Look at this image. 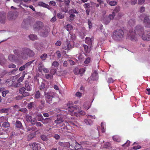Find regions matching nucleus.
<instances>
[{
  "label": "nucleus",
  "instance_id": "nucleus-50",
  "mask_svg": "<svg viewBox=\"0 0 150 150\" xmlns=\"http://www.w3.org/2000/svg\"><path fill=\"white\" fill-rule=\"evenodd\" d=\"M25 74H23V76L20 77L17 80L18 82L20 83L21 82L23 81V80L24 79L25 77Z\"/></svg>",
  "mask_w": 150,
  "mask_h": 150
},
{
  "label": "nucleus",
  "instance_id": "nucleus-23",
  "mask_svg": "<svg viewBox=\"0 0 150 150\" xmlns=\"http://www.w3.org/2000/svg\"><path fill=\"white\" fill-rule=\"evenodd\" d=\"M90 103L89 102H87L84 103L83 107L85 109L87 110L90 108Z\"/></svg>",
  "mask_w": 150,
  "mask_h": 150
},
{
  "label": "nucleus",
  "instance_id": "nucleus-5",
  "mask_svg": "<svg viewBox=\"0 0 150 150\" xmlns=\"http://www.w3.org/2000/svg\"><path fill=\"white\" fill-rule=\"evenodd\" d=\"M56 96V93L53 92L49 91L47 93H45V96L46 101L50 104L52 103V99Z\"/></svg>",
  "mask_w": 150,
  "mask_h": 150
},
{
  "label": "nucleus",
  "instance_id": "nucleus-48",
  "mask_svg": "<svg viewBox=\"0 0 150 150\" xmlns=\"http://www.w3.org/2000/svg\"><path fill=\"white\" fill-rule=\"evenodd\" d=\"M135 21L134 19H130L129 21V24L131 25H133L135 23Z\"/></svg>",
  "mask_w": 150,
  "mask_h": 150
},
{
  "label": "nucleus",
  "instance_id": "nucleus-26",
  "mask_svg": "<svg viewBox=\"0 0 150 150\" xmlns=\"http://www.w3.org/2000/svg\"><path fill=\"white\" fill-rule=\"evenodd\" d=\"M31 85L28 82H26L25 84V87L27 91H30L31 90Z\"/></svg>",
  "mask_w": 150,
  "mask_h": 150
},
{
  "label": "nucleus",
  "instance_id": "nucleus-46",
  "mask_svg": "<svg viewBox=\"0 0 150 150\" xmlns=\"http://www.w3.org/2000/svg\"><path fill=\"white\" fill-rule=\"evenodd\" d=\"M8 118L5 116H1L0 117V122H3L5 121H7Z\"/></svg>",
  "mask_w": 150,
  "mask_h": 150
},
{
  "label": "nucleus",
  "instance_id": "nucleus-58",
  "mask_svg": "<svg viewBox=\"0 0 150 150\" xmlns=\"http://www.w3.org/2000/svg\"><path fill=\"white\" fill-rule=\"evenodd\" d=\"M45 84L42 82L40 86V90H42L45 88Z\"/></svg>",
  "mask_w": 150,
  "mask_h": 150
},
{
  "label": "nucleus",
  "instance_id": "nucleus-36",
  "mask_svg": "<svg viewBox=\"0 0 150 150\" xmlns=\"http://www.w3.org/2000/svg\"><path fill=\"white\" fill-rule=\"evenodd\" d=\"M107 3L109 5L111 6H115L117 5V2L115 1H107Z\"/></svg>",
  "mask_w": 150,
  "mask_h": 150
},
{
  "label": "nucleus",
  "instance_id": "nucleus-61",
  "mask_svg": "<svg viewBox=\"0 0 150 150\" xmlns=\"http://www.w3.org/2000/svg\"><path fill=\"white\" fill-rule=\"evenodd\" d=\"M85 71V70L83 68L79 69V74H82Z\"/></svg>",
  "mask_w": 150,
  "mask_h": 150
},
{
  "label": "nucleus",
  "instance_id": "nucleus-3",
  "mask_svg": "<svg viewBox=\"0 0 150 150\" xmlns=\"http://www.w3.org/2000/svg\"><path fill=\"white\" fill-rule=\"evenodd\" d=\"M14 54L18 57L25 60L27 59L26 48H23L20 50L16 49L13 50Z\"/></svg>",
  "mask_w": 150,
  "mask_h": 150
},
{
  "label": "nucleus",
  "instance_id": "nucleus-47",
  "mask_svg": "<svg viewBox=\"0 0 150 150\" xmlns=\"http://www.w3.org/2000/svg\"><path fill=\"white\" fill-rule=\"evenodd\" d=\"M47 57V55L45 53L42 54L40 56V58L42 60H45L46 59Z\"/></svg>",
  "mask_w": 150,
  "mask_h": 150
},
{
  "label": "nucleus",
  "instance_id": "nucleus-6",
  "mask_svg": "<svg viewBox=\"0 0 150 150\" xmlns=\"http://www.w3.org/2000/svg\"><path fill=\"white\" fill-rule=\"evenodd\" d=\"M50 31V29L49 27L45 26L42 29L40 30L39 34L40 36L45 37L48 35Z\"/></svg>",
  "mask_w": 150,
  "mask_h": 150
},
{
  "label": "nucleus",
  "instance_id": "nucleus-31",
  "mask_svg": "<svg viewBox=\"0 0 150 150\" xmlns=\"http://www.w3.org/2000/svg\"><path fill=\"white\" fill-rule=\"evenodd\" d=\"M41 93L39 91H37L35 93L34 98H35L38 99L40 98Z\"/></svg>",
  "mask_w": 150,
  "mask_h": 150
},
{
  "label": "nucleus",
  "instance_id": "nucleus-43",
  "mask_svg": "<svg viewBox=\"0 0 150 150\" xmlns=\"http://www.w3.org/2000/svg\"><path fill=\"white\" fill-rule=\"evenodd\" d=\"M57 17L58 18L60 19H62L64 17V16L62 13H60L57 14Z\"/></svg>",
  "mask_w": 150,
  "mask_h": 150
},
{
  "label": "nucleus",
  "instance_id": "nucleus-21",
  "mask_svg": "<svg viewBox=\"0 0 150 150\" xmlns=\"http://www.w3.org/2000/svg\"><path fill=\"white\" fill-rule=\"evenodd\" d=\"M41 122L44 124H46L50 122L51 120L50 118H46L44 119V118L42 120H40Z\"/></svg>",
  "mask_w": 150,
  "mask_h": 150
},
{
  "label": "nucleus",
  "instance_id": "nucleus-24",
  "mask_svg": "<svg viewBox=\"0 0 150 150\" xmlns=\"http://www.w3.org/2000/svg\"><path fill=\"white\" fill-rule=\"evenodd\" d=\"M40 145V144L38 143H37L35 142H33L32 144V145L33 146V150H38V145Z\"/></svg>",
  "mask_w": 150,
  "mask_h": 150
},
{
  "label": "nucleus",
  "instance_id": "nucleus-53",
  "mask_svg": "<svg viewBox=\"0 0 150 150\" xmlns=\"http://www.w3.org/2000/svg\"><path fill=\"white\" fill-rule=\"evenodd\" d=\"M82 145L86 146L87 145H89L90 144V142H81Z\"/></svg>",
  "mask_w": 150,
  "mask_h": 150
},
{
  "label": "nucleus",
  "instance_id": "nucleus-30",
  "mask_svg": "<svg viewBox=\"0 0 150 150\" xmlns=\"http://www.w3.org/2000/svg\"><path fill=\"white\" fill-rule=\"evenodd\" d=\"M113 139L115 142H120L121 139L120 137L118 136L115 135L113 137Z\"/></svg>",
  "mask_w": 150,
  "mask_h": 150
},
{
  "label": "nucleus",
  "instance_id": "nucleus-37",
  "mask_svg": "<svg viewBox=\"0 0 150 150\" xmlns=\"http://www.w3.org/2000/svg\"><path fill=\"white\" fill-rule=\"evenodd\" d=\"M16 126L18 128H21L22 127L21 122L18 120H17L16 123Z\"/></svg>",
  "mask_w": 150,
  "mask_h": 150
},
{
  "label": "nucleus",
  "instance_id": "nucleus-55",
  "mask_svg": "<svg viewBox=\"0 0 150 150\" xmlns=\"http://www.w3.org/2000/svg\"><path fill=\"white\" fill-rule=\"evenodd\" d=\"M91 61V58L90 57L87 58L84 61V63L86 64L89 63Z\"/></svg>",
  "mask_w": 150,
  "mask_h": 150
},
{
  "label": "nucleus",
  "instance_id": "nucleus-33",
  "mask_svg": "<svg viewBox=\"0 0 150 150\" xmlns=\"http://www.w3.org/2000/svg\"><path fill=\"white\" fill-rule=\"evenodd\" d=\"M66 29L69 31V33H70L71 32L69 31L72 30L73 29V28L71 25L68 24L66 25Z\"/></svg>",
  "mask_w": 150,
  "mask_h": 150
},
{
  "label": "nucleus",
  "instance_id": "nucleus-40",
  "mask_svg": "<svg viewBox=\"0 0 150 150\" xmlns=\"http://www.w3.org/2000/svg\"><path fill=\"white\" fill-rule=\"evenodd\" d=\"M36 117L37 118L38 120L41 121L40 120H42L43 117L42 114L40 113H38L36 115Z\"/></svg>",
  "mask_w": 150,
  "mask_h": 150
},
{
  "label": "nucleus",
  "instance_id": "nucleus-56",
  "mask_svg": "<svg viewBox=\"0 0 150 150\" xmlns=\"http://www.w3.org/2000/svg\"><path fill=\"white\" fill-rule=\"evenodd\" d=\"M115 15V14L114 13H112L111 14H110L108 17L110 19V20L113 19L114 18Z\"/></svg>",
  "mask_w": 150,
  "mask_h": 150
},
{
  "label": "nucleus",
  "instance_id": "nucleus-34",
  "mask_svg": "<svg viewBox=\"0 0 150 150\" xmlns=\"http://www.w3.org/2000/svg\"><path fill=\"white\" fill-rule=\"evenodd\" d=\"M110 18H108V17H104L103 20V21L104 23L105 24H108L110 22Z\"/></svg>",
  "mask_w": 150,
  "mask_h": 150
},
{
  "label": "nucleus",
  "instance_id": "nucleus-11",
  "mask_svg": "<svg viewBox=\"0 0 150 150\" xmlns=\"http://www.w3.org/2000/svg\"><path fill=\"white\" fill-rule=\"evenodd\" d=\"M6 14L4 11H2L0 12V23L4 24L5 23L6 18Z\"/></svg>",
  "mask_w": 150,
  "mask_h": 150
},
{
  "label": "nucleus",
  "instance_id": "nucleus-16",
  "mask_svg": "<svg viewBox=\"0 0 150 150\" xmlns=\"http://www.w3.org/2000/svg\"><path fill=\"white\" fill-rule=\"evenodd\" d=\"M91 77L93 81L97 80L98 78V74L96 71H95L92 74Z\"/></svg>",
  "mask_w": 150,
  "mask_h": 150
},
{
  "label": "nucleus",
  "instance_id": "nucleus-45",
  "mask_svg": "<svg viewBox=\"0 0 150 150\" xmlns=\"http://www.w3.org/2000/svg\"><path fill=\"white\" fill-rule=\"evenodd\" d=\"M9 93V91L8 90H5L3 92H2V96L5 97L6 96V94H8Z\"/></svg>",
  "mask_w": 150,
  "mask_h": 150
},
{
  "label": "nucleus",
  "instance_id": "nucleus-35",
  "mask_svg": "<svg viewBox=\"0 0 150 150\" xmlns=\"http://www.w3.org/2000/svg\"><path fill=\"white\" fill-rule=\"evenodd\" d=\"M85 42L88 45H91L92 44V40L91 38L88 37H86L85 39Z\"/></svg>",
  "mask_w": 150,
  "mask_h": 150
},
{
  "label": "nucleus",
  "instance_id": "nucleus-41",
  "mask_svg": "<svg viewBox=\"0 0 150 150\" xmlns=\"http://www.w3.org/2000/svg\"><path fill=\"white\" fill-rule=\"evenodd\" d=\"M120 10V7L119 6H117L115 8V9L113 10L112 13H114L115 14V13H117Z\"/></svg>",
  "mask_w": 150,
  "mask_h": 150
},
{
  "label": "nucleus",
  "instance_id": "nucleus-44",
  "mask_svg": "<svg viewBox=\"0 0 150 150\" xmlns=\"http://www.w3.org/2000/svg\"><path fill=\"white\" fill-rule=\"evenodd\" d=\"M8 74L7 71L6 70H4L1 71L0 74V78H3L4 76Z\"/></svg>",
  "mask_w": 150,
  "mask_h": 150
},
{
  "label": "nucleus",
  "instance_id": "nucleus-7",
  "mask_svg": "<svg viewBox=\"0 0 150 150\" xmlns=\"http://www.w3.org/2000/svg\"><path fill=\"white\" fill-rule=\"evenodd\" d=\"M44 27L43 23L40 21H36L34 24L33 26L34 30L35 31L40 30Z\"/></svg>",
  "mask_w": 150,
  "mask_h": 150
},
{
  "label": "nucleus",
  "instance_id": "nucleus-13",
  "mask_svg": "<svg viewBox=\"0 0 150 150\" xmlns=\"http://www.w3.org/2000/svg\"><path fill=\"white\" fill-rule=\"evenodd\" d=\"M26 120L28 122H30L31 123L35 125V119H33L32 117L30 115H28L26 117Z\"/></svg>",
  "mask_w": 150,
  "mask_h": 150
},
{
  "label": "nucleus",
  "instance_id": "nucleus-15",
  "mask_svg": "<svg viewBox=\"0 0 150 150\" xmlns=\"http://www.w3.org/2000/svg\"><path fill=\"white\" fill-rule=\"evenodd\" d=\"M32 21L28 19H24L22 23V25L23 27H25L26 25H28V24L30 25Z\"/></svg>",
  "mask_w": 150,
  "mask_h": 150
},
{
  "label": "nucleus",
  "instance_id": "nucleus-27",
  "mask_svg": "<svg viewBox=\"0 0 150 150\" xmlns=\"http://www.w3.org/2000/svg\"><path fill=\"white\" fill-rule=\"evenodd\" d=\"M83 47L84 49V51L86 53H88L90 52L91 50V47H88L87 45H83Z\"/></svg>",
  "mask_w": 150,
  "mask_h": 150
},
{
  "label": "nucleus",
  "instance_id": "nucleus-4",
  "mask_svg": "<svg viewBox=\"0 0 150 150\" xmlns=\"http://www.w3.org/2000/svg\"><path fill=\"white\" fill-rule=\"evenodd\" d=\"M67 105L68 107L67 110L70 113V114L72 116L75 115L77 116L78 113L74 112V111L77 109L78 108H79L78 106L74 105L72 102L71 101L67 103Z\"/></svg>",
  "mask_w": 150,
  "mask_h": 150
},
{
  "label": "nucleus",
  "instance_id": "nucleus-17",
  "mask_svg": "<svg viewBox=\"0 0 150 150\" xmlns=\"http://www.w3.org/2000/svg\"><path fill=\"white\" fill-rule=\"evenodd\" d=\"M26 50L27 54V58L28 56L30 57H32L34 56L35 54L33 51L27 48H26Z\"/></svg>",
  "mask_w": 150,
  "mask_h": 150
},
{
  "label": "nucleus",
  "instance_id": "nucleus-25",
  "mask_svg": "<svg viewBox=\"0 0 150 150\" xmlns=\"http://www.w3.org/2000/svg\"><path fill=\"white\" fill-rule=\"evenodd\" d=\"M6 83L7 86H11L13 84V81L11 79H8L6 81Z\"/></svg>",
  "mask_w": 150,
  "mask_h": 150
},
{
  "label": "nucleus",
  "instance_id": "nucleus-9",
  "mask_svg": "<svg viewBox=\"0 0 150 150\" xmlns=\"http://www.w3.org/2000/svg\"><path fill=\"white\" fill-rule=\"evenodd\" d=\"M142 39L144 41L150 40V31H146L142 35Z\"/></svg>",
  "mask_w": 150,
  "mask_h": 150
},
{
  "label": "nucleus",
  "instance_id": "nucleus-20",
  "mask_svg": "<svg viewBox=\"0 0 150 150\" xmlns=\"http://www.w3.org/2000/svg\"><path fill=\"white\" fill-rule=\"evenodd\" d=\"M67 43V49L68 50L72 48L74 45L73 41H70Z\"/></svg>",
  "mask_w": 150,
  "mask_h": 150
},
{
  "label": "nucleus",
  "instance_id": "nucleus-22",
  "mask_svg": "<svg viewBox=\"0 0 150 150\" xmlns=\"http://www.w3.org/2000/svg\"><path fill=\"white\" fill-rule=\"evenodd\" d=\"M29 95V93L28 92H25L22 95L21 97L18 96L16 97V99L19 100L22 99V98L23 97H26Z\"/></svg>",
  "mask_w": 150,
  "mask_h": 150
},
{
  "label": "nucleus",
  "instance_id": "nucleus-59",
  "mask_svg": "<svg viewBox=\"0 0 150 150\" xmlns=\"http://www.w3.org/2000/svg\"><path fill=\"white\" fill-rule=\"evenodd\" d=\"M34 60H33L32 61H30V62H28L26 63L24 65L26 67H27L28 66L30 65L32 63H33V62H34Z\"/></svg>",
  "mask_w": 150,
  "mask_h": 150
},
{
  "label": "nucleus",
  "instance_id": "nucleus-18",
  "mask_svg": "<svg viewBox=\"0 0 150 150\" xmlns=\"http://www.w3.org/2000/svg\"><path fill=\"white\" fill-rule=\"evenodd\" d=\"M8 59L11 62H17V60L15 59V56L13 55H9L8 57Z\"/></svg>",
  "mask_w": 150,
  "mask_h": 150
},
{
  "label": "nucleus",
  "instance_id": "nucleus-2",
  "mask_svg": "<svg viewBox=\"0 0 150 150\" xmlns=\"http://www.w3.org/2000/svg\"><path fill=\"white\" fill-rule=\"evenodd\" d=\"M126 31L123 30L121 29H118L115 30L113 32L112 36V38L115 40L119 41L125 38V36L126 39L129 38L130 37L126 38L127 34L126 35Z\"/></svg>",
  "mask_w": 150,
  "mask_h": 150
},
{
  "label": "nucleus",
  "instance_id": "nucleus-54",
  "mask_svg": "<svg viewBox=\"0 0 150 150\" xmlns=\"http://www.w3.org/2000/svg\"><path fill=\"white\" fill-rule=\"evenodd\" d=\"M59 65V63L56 61H55L52 64V66L54 67H57Z\"/></svg>",
  "mask_w": 150,
  "mask_h": 150
},
{
  "label": "nucleus",
  "instance_id": "nucleus-10",
  "mask_svg": "<svg viewBox=\"0 0 150 150\" xmlns=\"http://www.w3.org/2000/svg\"><path fill=\"white\" fill-rule=\"evenodd\" d=\"M16 11H11L8 14V17L9 19L12 20L16 18L17 16Z\"/></svg>",
  "mask_w": 150,
  "mask_h": 150
},
{
  "label": "nucleus",
  "instance_id": "nucleus-38",
  "mask_svg": "<svg viewBox=\"0 0 150 150\" xmlns=\"http://www.w3.org/2000/svg\"><path fill=\"white\" fill-rule=\"evenodd\" d=\"M10 124L8 122H4L2 124V126L3 127L8 128L10 126Z\"/></svg>",
  "mask_w": 150,
  "mask_h": 150
},
{
  "label": "nucleus",
  "instance_id": "nucleus-12",
  "mask_svg": "<svg viewBox=\"0 0 150 150\" xmlns=\"http://www.w3.org/2000/svg\"><path fill=\"white\" fill-rule=\"evenodd\" d=\"M145 26L147 28H150V16H147L145 17L143 21Z\"/></svg>",
  "mask_w": 150,
  "mask_h": 150
},
{
  "label": "nucleus",
  "instance_id": "nucleus-32",
  "mask_svg": "<svg viewBox=\"0 0 150 150\" xmlns=\"http://www.w3.org/2000/svg\"><path fill=\"white\" fill-rule=\"evenodd\" d=\"M30 39L32 40H34L37 39V36L34 34H31L29 36Z\"/></svg>",
  "mask_w": 150,
  "mask_h": 150
},
{
  "label": "nucleus",
  "instance_id": "nucleus-57",
  "mask_svg": "<svg viewBox=\"0 0 150 150\" xmlns=\"http://www.w3.org/2000/svg\"><path fill=\"white\" fill-rule=\"evenodd\" d=\"M26 89L25 88L23 87L19 89V92L21 93H23L25 91Z\"/></svg>",
  "mask_w": 150,
  "mask_h": 150
},
{
  "label": "nucleus",
  "instance_id": "nucleus-51",
  "mask_svg": "<svg viewBox=\"0 0 150 150\" xmlns=\"http://www.w3.org/2000/svg\"><path fill=\"white\" fill-rule=\"evenodd\" d=\"M130 141L129 140H127L126 142L124 144L122 145V146L123 147L124 146H126V147H128L129 146L130 144Z\"/></svg>",
  "mask_w": 150,
  "mask_h": 150
},
{
  "label": "nucleus",
  "instance_id": "nucleus-60",
  "mask_svg": "<svg viewBox=\"0 0 150 150\" xmlns=\"http://www.w3.org/2000/svg\"><path fill=\"white\" fill-rule=\"evenodd\" d=\"M57 72L56 69H52L50 71V73L51 74L54 75Z\"/></svg>",
  "mask_w": 150,
  "mask_h": 150
},
{
  "label": "nucleus",
  "instance_id": "nucleus-19",
  "mask_svg": "<svg viewBox=\"0 0 150 150\" xmlns=\"http://www.w3.org/2000/svg\"><path fill=\"white\" fill-rule=\"evenodd\" d=\"M35 103L33 102L29 103L27 105V108L29 109H32L33 108H35Z\"/></svg>",
  "mask_w": 150,
  "mask_h": 150
},
{
  "label": "nucleus",
  "instance_id": "nucleus-63",
  "mask_svg": "<svg viewBox=\"0 0 150 150\" xmlns=\"http://www.w3.org/2000/svg\"><path fill=\"white\" fill-rule=\"evenodd\" d=\"M0 112L1 113H6L8 111V110L6 108H3L0 110Z\"/></svg>",
  "mask_w": 150,
  "mask_h": 150
},
{
  "label": "nucleus",
  "instance_id": "nucleus-39",
  "mask_svg": "<svg viewBox=\"0 0 150 150\" xmlns=\"http://www.w3.org/2000/svg\"><path fill=\"white\" fill-rule=\"evenodd\" d=\"M84 121L86 125H90L92 124V121L89 118L85 119Z\"/></svg>",
  "mask_w": 150,
  "mask_h": 150
},
{
  "label": "nucleus",
  "instance_id": "nucleus-64",
  "mask_svg": "<svg viewBox=\"0 0 150 150\" xmlns=\"http://www.w3.org/2000/svg\"><path fill=\"white\" fill-rule=\"evenodd\" d=\"M90 5L89 3H87L84 4L83 6L85 8H89L90 7Z\"/></svg>",
  "mask_w": 150,
  "mask_h": 150
},
{
  "label": "nucleus",
  "instance_id": "nucleus-52",
  "mask_svg": "<svg viewBox=\"0 0 150 150\" xmlns=\"http://www.w3.org/2000/svg\"><path fill=\"white\" fill-rule=\"evenodd\" d=\"M45 76L46 79H51L53 78V76L50 74H45Z\"/></svg>",
  "mask_w": 150,
  "mask_h": 150
},
{
  "label": "nucleus",
  "instance_id": "nucleus-14",
  "mask_svg": "<svg viewBox=\"0 0 150 150\" xmlns=\"http://www.w3.org/2000/svg\"><path fill=\"white\" fill-rule=\"evenodd\" d=\"M7 61L2 54H0V64L1 65L4 66L6 63Z\"/></svg>",
  "mask_w": 150,
  "mask_h": 150
},
{
  "label": "nucleus",
  "instance_id": "nucleus-29",
  "mask_svg": "<svg viewBox=\"0 0 150 150\" xmlns=\"http://www.w3.org/2000/svg\"><path fill=\"white\" fill-rule=\"evenodd\" d=\"M35 132H33L29 134L28 136V140H30L32 139L35 135Z\"/></svg>",
  "mask_w": 150,
  "mask_h": 150
},
{
  "label": "nucleus",
  "instance_id": "nucleus-1",
  "mask_svg": "<svg viewBox=\"0 0 150 150\" xmlns=\"http://www.w3.org/2000/svg\"><path fill=\"white\" fill-rule=\"evenodd\" d=\"M144 32V27L141 25H137L136 26L134 31L133 30H129L127 36H126V38L130 37V39L131 40H135L136 35H138L140 36L142 35Z\"/></svg>",
  "mask_w": 150,
  "mask_h": 150
},
{
  "label": "nucleus",
  "instance_id": "nucleus-28",
  "mask_svg": "<svg viewBox=\"0 0 150 150\" xmlns=\"http://www.w3.org/2000/svg\"><path fill=\"white\" fill-rule=\"evenodd\" d=\"M38 5L39 6H42L44 7L47 8L49 6L48 5L46 4L45 3L41 1L39 2L38 4Z\"/></svg>",
  "mask_w": 150,
  "mask_h": 150
},
{
  "label": "nucleus",
  "instance_id": "nucleus-8",
  "mask_svg": "<svg viewBox=\"0 0 150 150\" xmlns=\"http://www.w3.org/2000/svg\"><path fill=\"white\" fill-rule=\"evenodd\" d=\"M68 12L70 15L69 16V19L71 21H74L75 19V15L74 14L78 13L76 9H71L69 10Z\"/></svg>",
  "mask_w": 150,
  "mask_h": 150
},
{
  "label": "nucleus",
  "instance_id": "nucleus-62",
  "mask_svg": "<svg viewBox=\"0 0 150 150\" xmlns=\"http://www.w3.org/2000/svg\"><path fill=\"white\" fill-rule=\"evenodd\" d=\"M56 54L58 58H60L61 56V54L60 51L59 50L57 51L56 52Z\"/></svg>",
  "mask_w": 150,
  "mask_h": 150
},
{
  "label": "nucleus",
  "instance_id": "nucleus-49",
  "mask_svg": "<svg viewBox=\"0 0 150 150\" xmlns=\"http://www.w3.org/2000/svg\"><path fill=\"white\" fill-rule=\"evenodd\" d=\"M44 65L42 64H39L38 70L40 72H42L43 69Z\"/></svg>",
  "mask_w": 150,
  "mask_h": 150
},
{
  "label": "nucleus",
  "instance_id": "nucleus-42",
  "mask_svg": "<svg viewBox=\"0 0 150 150\" xmlns=\"http://www.w3.org/2000/svg\"><path fill=\"white\" fill-rule=\"evenodd\" d=\"M66 0H56L59 4V6L62 7L63 4H65Z\"/></svg>",
  "mask_w": 150,
  "mask_h": 150
}]
</instances>
